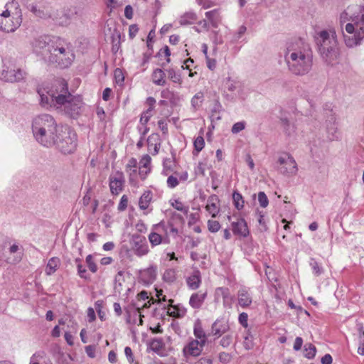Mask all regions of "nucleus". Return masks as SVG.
Segmentation results:
<instances>
[{
  "instance_id": "1",
  "label": "nucleus",
  "mask_w": 364,
  "mask_h": 364,
  "mask_svg": "<svg viewBox=\"0 0 364 364\" xmlns=\"http://www.w3.org/2000/svg\"><path fill=\"white\" fill-rule=\"evenodd\" d=\"M41 104L43 107H53L72 117L77 116L82 106L80 96L71 95L64 79L57 78L38 90Z\"/></svg>"
},
{
  "instance_id": "2",
  "label": "nucleus",
  "mask_w": 364,
  "mask_h": 364,
  "mask_svg": "<svg viewBox=\"0 0 364 364\" xmlns=\"http://www.w3.org/2000/svg\"><path fill=\"white\" fill-rule=\"evenodd\" d=\"M284 60L292 74L306 75L311 70L313 65L310 46L301 39L289 43L284 53Z\"/></svg>"
},
{
  "instance_id": "3",
  "label": "nucleus",
  "mask_w": 364,
  "mask_h": 364,
  "mask_svg": "<svg viewBox=\"0 0 364 364\" xmlns=\"http://www.w3.org/2000/svg\"><path fill=\"white\" fill-rule=\"evenodd\" d=\"M32 131L36 139L44 146H53L55 135L58 134L54 118L47 114H41L33 120Z\"/></svg>"
},
{
  "instance_id": "4",
  "label": "nucleus",
  "mask_w": 364,
  "mask_h": 364,
  "mask_svg": "<svg viewBox=\"0 0 364 364\" xmlns=\"http://www.w3.org/2000/svg\"><path fill=\"white\" fill-rule=\"evenodd\" d=\"M75 59L72 46L64 39L53 36L48 60L62 68L69 67Z\"/></svg>"
},
{
  "instance_id": "5",
  "label": "nucleus",
  "mask_w": 364,
  "mask_h": 364,
  "mask_svg": "<svg viewBox=\"0 0 364 364\" xmlns=\"http://www.w3.org/2000/svg\"><path fill=\"white\" fill-rule=\"evenodd\" d=\"M316 42L321 58L328 64L336 60L338 55L337 36L334 29L317 33Z\"/></svg>"
},
{
  "instance_id": "6",
  "label": "nucleus",
  "mask_w": 364,
  "mask_h": 364,
  "mask_svg": "<svg viewBox=\"0 0 364 364\" xmlns=\"http://www.w3.org/2000/svg\"><path fill=\"white\" fill-rule=\"evenodd\" d=\"M57 133L53 145L64 154L73 153L77 147L76 133L68 127H61Z\"/></svg>"
},
{
  "instance_id": "7",
  "label": "nucleus",
  "mask_w": 364,
  "mask_h": 364,
  "mask_svg": "<svg viewBox=\"0 0 364 364\" xmlns=\"http://www.w3.org/2000/svg\"><path fill=\"white\" fill-rule=\"evenodd\" d=\"M0 16V30L6 33L14 32L22 23V12L18 4Z\"/></svg>"
},
{
  "instance_id": "8",
  "label": "nucleus",
  "mask_w": 364,
  "mask_h": 364,
  "mask_svg": "<svg viewBox=\"0 0 364 364\" xmlns=\"http://www.w3.org/2000/svg\"><path fill=\"white\" fill-rule=\"evenodd\" d=\"M279 166V171L284 175H294L297 172V166L294 158L289 155L285 154L282 156L278 159Z\"/></svg>"
},
{
  "instance_id": "9",
  "label": "nucleus",
  "mask_w": 364,
  "mask_h": 364,
  "mask_svg": "<svg viewBox=\"0 0 364 364\" xmlns=\"http://www.w3.org/2000/svg\"><path fill=\"white\" fill-rule=\"evenodd\" d=\"M53 40V36H40L36 38L32 43L33 50L48 59Z\"/></svg>"
},
{
  "instance_id": "10",
  "label": "nucleus",
  "mask_w": 364,
  "mask_h": 364,
  "mask_svg": "<svg viewBox=\"0 0 364 364\" xmlns=\"http://www.w3.org/2000/svg\"><path fill=\"white\" fill-rule=\"evenodd\" d=\"M130 244L133 252L139 257L144 256L149 252L148 244L144 236L134 234L132 236Z\"/></svg>"
},
{
  "instance_id": "11",
  "label": "nucleus",
  "mask_w": 364,
  "mask_h": 364,
  "mask_svg": "<svg viewBox=\"0 0 364 364\" xmlns=\"http://www.w3.org/2000/svg\"><path fill=\"white\" fill-rule=\"evenodd\" d=\"M113 2L114 0H105V4L107 5V14L109 16V18L106 20L103 28V31L105 36L112 43H114V19L111 16L114 8Z\"/></svg>"
},
{
  "instance_id": "12",
  "label": "nucleus",
  "mask_w": 364,
  "mask_h": 364,
  "mask_svg": "<svg viewBox=\"0 0 364 364\" xmlns=\"http://www.w3.org/2000/svg\"><path fill=\"white\" fill-rule=\"evenodd\" d=\"M26 73L20 68L4 69L1 73L0 78L5 82H14L24 79Z\"/></svg>"
},
{
  "instance_id": "13",
  "label": "nucleus",
  "mask_w": 364,
  "mask_h": 364,
  "mask_svg": "<svg viewBox=\"0 0 364 364\" xmlns=\"http://www.w3.org/2000/svg\"><path fill=\"white\" fill-rule=\"evenodd\" d=\"M230 325L228 321L223 318L217 319L211 326V333L213 336L220 338L223 334H225L230 331Z\"/></svg>"
},
{
  "instance_id": "14",
  "label": "nucleus",
  "mask_w": 364,
  "mask_h": 364,
  "mask_svg": "<svg viewBox=\"0 0 364 364\" xmlns=\"http://www.w3.org/2000/svg\"><path fill=\"white\" fill-rule=\"evenodd\" d=\"M203 346L199 341L193 340L183 348V351L186 356H198L202 352Z\"/></svg>"
},
{
  "instance_id": "15",
  "label": "nucleus",
  "mask_w": 364,
  "mask_h": 364,
  "mask_svg": "<svg viewBox=\"0 0 364 364\" xmlns=\"http://www.w3.org/2000/svg\"><path fill=\"white\" fill-rule=\"evenodd\" d=\"M29 364H53L47 353L40 350L34 353L30 358Z\"/></svg>"
},
{
  "instance_id": "16",
  "label": "nucleus",
  "mask_w": 364,
  "mask_h": 364,
  "mask_svg": "<svg viewBox=\"0 0 364 364\" xmlns=\"http://www.w3.org/2000/svg\"><path fill=\"white\" fill-rule=\"evenodd\" d=\"M232 232L235 235H238L245 237L249 234L247 223L242 218L237 220V222H232Z\"/></svg>"
},
{
  "instance_id": "17",
  "label": "nucleus",
  "mask_w": 364,
  "mask_h": 364,
  "mask_svg": "<svg viewBox=\"0 0 364 364\" xmlns=\"http://www.w3.org/2000/svg\"><path fill=\"white\" fill-rule=\"evenodd\" d=\"M187 285L193 290L197 289L201 283L200 272L198 269H194L191 276L186 279Z\"/></svg>"
},
{
  "instance_id": "18",
  "label": "nucleus",
  "mask_w": 364,
  "mask_h": 364,
  "mask_svg": "<svg viewBox=\"0 0 364 364\" xmlns=\"http://www.w3.org/2000/svg\"><path fill=\"white\" fill-rule=\"evenodd\" d=\"M141 279L146 283H152L156 277V267L151 266L149 268L141 271Z\"/></svg>"
},
{
  "instance_id": "19",
  "label": "nucleus",
  "mask_w": 364,
  "mask_h": 364,
  "mask_svg": "<svg viewBox=\"0 0 364 364\" xmlns=\"http://www.w3.org/2000/svg\"><path fill=\"white\" fill-rule=\"evenodd\" d=\"M205 297L206 293H201L199 291L193 294L190 298L189 304L193 309H199L202 306Z\"/></svg>"
},
{
  "instance_id": "20",
  "label": "nucleus",
  "mask_w": 364,
  "mask_h": 364,
  "mask_svg": "<svg viewBox=\"0 0 364 364\" xmlns=\"http://www.w3.org/2000/svg\"><path fill=\"white\" fill-rule=\"evenodd\" d=\"M238 304L243 308L249 306L252 304V297L245 289L238 291Z\"/></svg>"
},
{
  "instance_id": "21",
  "label": "nucleus",
  "mask_w": 364,
  "mask_h": 364,
  "mask_svg": "<svg viewBox=\"0 0 364 364\" xmlns=\"http://www.w3.org/2000/svg\"><path fill=\"white\" fill-rule=\"evenodd\" d=\"M60 265V259L58 257H54L50 258L46 267L45 272L47 275H52L54 274Z\"/></svg>"
},
{
  "instance_id": "22",
  "label": "nucleus",
  "mask_w": 364,
  "mask_h": 364,
  "mask_svg": "<svg viewBox=\"0 0 364 364\" xmlns=\"http://www.w3.org/2000/svg\"><path fill=\"white\" fill-rule=\"evenodd\" d=\"M168 302L169 305L173 309V311L171 312L169 311L171 309L169 308L168 309V312L170 314L171 316L177 318H181L185 316V314H186V309L185 307L181 306L180 304L173 305V300L172 299H170Z\"/></svg>"
},
{
  "instance_id": "23",
  "label": "nucleus",
  "mask_w": 364,
  "mask_h": 364,
  "mask_svg": "<svg viewBox=\"0 0 364 364\" xmlns=\"http://www.w3.org/2000/svg\"><path fill=\"white\" fill-rule=\"evenodd\" d=\"M218 201L217 196L212 195L208 199V203L206 205V210L212 215V217H215L219 212L216 203Z\"/></svg>"
},
{
  "instance_id": "24",
  "label": "nucleus",
  "mask_w": 364,
  "mask_h": 364,
  "mask_svg": "<svg viewBox=\"0 0 364 364\" xmlns=\"http://www.w3.org/2000/svg\"><path fill=\"white\" fill-rule=\"evenodd\" d=\"M205 17L210 21L211 26L213 28H218L220 21V16L218 9L207 11L205 13Z\"/></svg>"
},
{
  "instance_id": "25",
  "label": "nucleus",
  "mask_w": 364,
  "mask_h": 364,
  "mask_svg": "<svg viewBox=\"0 0 364 364\" xmlns=\"http://www.w3.org/2000/svg\"><path fill=\"white\" fill-rule=\"evenodd\" d=\"M165 73L160 68H156L152 73V81L157 85H164L166 83Z\"/></svg>"
},
{
  "instance_id": "26",
  "label": "nucleus",
  "mask_w": 364,
  "mask_h": 364,
  "mask_svg": "<svg viewBox=\"0 0 364 364\" xmlns=\"http://www.w3.org/2000/svg\"><path fill=\"white\" fill-rule=\"evenodd\" d=\"M343 38L346 45L350 48L359 45L363 38L360 35V31L355 32V34L353 37L348 36L343 34Z\"/></svg>"
},
{
  "instance_id": "27",
  "label": "nucleus",
  "mask_w": 364,
  "mask_h": 364,
  "mask_svg": "<svg viewBox=\"0 0 364 364\" xmlns=\"http://www.w3.org/2000/svg\"><path fill=\"white\" fill-rule=\"evenodd\" d=\"M60 14V16L56 17V23L61 26H67L70 23L71 19L74 17L76 13L73 11L69 13L61 11Z\"/></svg>"
},
{
  "instance_id": "28",
  "label": "nucleus",
  "mask_w": 364,
  "mask_h": 364,
  "mask_svg": "<svg viewBox=\"0 0 364 364\" xmlns=\"http://www.w3.org/2000/svg\"><path fill=\"white\" fill-rule=\"evenodd\" d=\"M193 333L195 336L197 338L200 339L199 341L201 342V345L205 346L206 343V335L199 321L195 323Z\"/></svg>"
},
{
  "instance_id": "29",
  "label": "nucleus",
  "mask_w": 364,
  "mask_h": 364,
  "mask_svg": "<svg viewBox=\"0 0 364 364\" xmlns=\"http://www.w3.org/2000/svg\"><path fill=\"white\" fill-rule=\"evenodd\" d=\"M152 199V193L151 191L144 192L139 198V205L142 210H146Z\"/></svg>"
},
{
  "instance_id": "30",
  "label": "nucleus",
  "mask_w": 364,
  "mask_h": 364,
  "mask_svg": "<svg viewBox=\"0 0 364 364\" xmlns=\"http://www.w3.org/2000/svg\"><path fill=\"white\" fill-rule=\"evenodd\" d=\"M149 240L153 247L159 245L162 242H164V243L168 242V240H166V238H164V237H161L159 234H158L156 232H154L152 231L149 235Z\"/></svg>"
},
{
  "instance_id": "31",
  "label": "nucleus",
  "mask_w": 364,
  "mask_h": 364,
  "mask_svg": "<svg viewBox=\"0 0 364 364\" xmlns=\"http://www.w3.org/2000/svg\"><path fill=\"white\" fill-rule=\"evenodd\" d=\"M197 20V16L194 12H187L184 14L180 18L181 25L192 24Z\"/></svg>"
},
{
  "instance_id": "32",
  "label": "nucleus",
  "mask_w": 364,
  "mask_h": 364,
  "mask_svg": "<svg viewBox=\"0 0 364 364\" xmlns=\"http://www.w3.org/2000/svg\"><path fill=\"white\" fill-rule=\"evenodd\" d=\"M18 3L14 0H0V16L4 13H9L11 7L14 6Z\"/></svg>"
},
{
  "instance_id": "33",
  "label": "nucleus",
  "mask_w": 364,
  "mask_h": 364,
  "mask_svg": "<svg viewBox=\"0 0 364 364\" xmlns=\"http://www.w3.org/2000/svg\"><path fill=\"white\" fill-rule=\"evenodd\" d=\"M152 232H156L159 234L161 237L168 240L167 229L164 223H159L156 225H154L152 228Z\"/></svg>"
},
{
  "instance_id": "34",
  "label": "nucleus",
  "mask_w": 364,
  "mask_h": 364,
  "mask_svg": "<svg viewBox=\"0 0 364 364\" xmlns=\"http://www.w3.org/2000/svg\"><path fill=\"white\" fill-rule=\"evenodd\" d=\"M149 348L151 350L159 353L164 348V343L161 338H154L149 343Z\"/></svg>"
},
{
  "instance_id": "35",
  "label": "nucleus",
  "mask_w": 364,
  "mask_h": 364,
  "mask_svg": "<svg viewBox=\"0 0 364 364\" xmlns=\"http://www.w3.org/2000/svg\"><path fill=\"white\" fill-rule=\"evenodd\" d=\"M316 353V347L311 343H306L304 346V357L308 359H312L315 357Z\"/></svg>"
},
{
  "instance_id": "36",
  "label": "nucleus",
  "mask_w": 364,
  "mask_h": 364,
  "mask_svg": "<svg viewBox=\"0 0 364 364\" xmlns=\"http://www.w3.org/2000/svg\"><path fill=\"white\" fill-rule=\"evenodd\" d=\"M232 199L235 207L237 210H241L244 207V200L242 195L237 191H234L232 194Z\"/></svg>"
},
{
  "instance_id": "37",
  "label": "nucleus",
  "mask_w": 364,
  "mask_h": 364,
  "mask_svg": "<svg viewBox=\"0 0 364 364\" xmlns=\"http://www.w3.org/2000/svg\"><path fill=\"white\" fill-rule=\"evenodd\" d=\"M193 146L194 151L196 152V154H198L204 148L205 141L202 135L198 136L195 139Z\"/></svg>"
},
{
  "instance_id": "38",
  "label": "nucleus",
  "mask_w": 364,
  "mask_h": 364,
  "mask_svg": "<svg viewBox=\"0 0 364 364\" xmlns=\"http://www.w3.org/2000/svg\"><path fill=\"white\" fill-rule=\"evenodd\" d=\"M232 340H233V336L232 333H230L229 332L225 334V336H223L221 339L220 340V345L223 347V348H228L229 347L231 343H232Z\"/></svg>"
},
{
  "instance_id": "39",
  "label": "nucleus",
  "mask_w": 364,
  "mask_h": 364,
  "mask_svg": "<svg viewBox=\"0 0 364 364\" xmlns=\"http://www.w3.org/2000/svg\"><path fill=\"white\" fill-rule=\"evenodd\" d=\"M203 100V94L202 92L196 93L191 99V105L194 109L199 107Z\"/></svg>"
},
{
  "instance_id": "40",
  "label": "nucleus",
  "mask_w": 364,
  "mask_h": 364,
  "mask_svg": "<svg viewBox=\"0 0 364 364\" xmlns=\"http://www.w3.org/2000/svg\"><path fill=\"white\" fill-rule=\"evenodd\" d=\"M168 73V78L175 83H181V75L176 73V71L173 68L168 69L166 70Z\"/></svg>"
},
{
  "instance_id": "41",
  "label": "nucleus",
  "mask_w": 364,
  "mask_h": 364,
  "mask_svg": "<svg viewBox=\"0 0 364 364\" xmlns=\"http://www.w3.org/2000/svg\"><path fill=\"white\" fill-rule=\"evenodd\" d=\"M258 201L262 208L267 207L269 204V200L264 192L260 191L258 193Z\"/></svg>"
},
{
  "instance_id": "42",
  "label": "nucleus",
  "mask_w": 364,
  "mask_h": 364,
  "mask_svg": "<svg viewBox=\"0 0 364 364\" xmlns=\"http://www.w3.org/2000/svg\"><path fill=\"white\" fill-rule=\"evenodd\" d=\"M239 82L232 80L228 77L225 82V87L230 92H234L237 90L239 86Z\"/></svg>"
},
{
  "instance_id": "43",
  "label": "nucleus",
  "mask_w": 364,
  "mask_h": 364,
  "mask_svg": "<svg viewBox=\"0 0 364 364\" xmlns=\"http://www.w3.org/2000/svg\"><path fill=\"white\" fill-rule=\"evenodd\" d=\"M171 205L177 210L183 212L186 214H187L188 212V207L184 206L183 204L178 200H175Z\"/></svg>"
},
{
  "instance_id": "44",
  "label": "nucleus",
  "mask_w": 364,
  "mask_h": 364,
  "mask_svg": "<svg viewBox=\"0 0 364 364\" xmlns=\"http://www.w3.org/2000/svg\"><path fill=\"white\" fill-rule=\"evenodd\" d=\"M179 183V181L178 178V176L176 175H171L168 177L167 179V186L171 188H173L176 187Z\"/></svg>"
},
{
  "instance_id": "45",
  "label": "nucleus",
  "mask_w": 364,
  "mask_h": 364,
  "mask_svg": "<svg viewBox=\"0 0 364 364\" xmlns=\"http://www.w3.org/2000/svg\"><path fill=\"white\" fill-rule=\"evenodd\" d=\"M163 279L167 282H173L176 279L175 272L173 269L166 270L164 274Z\"/></svg>"
},
{
  "instance_id": "46",
  "label": "nucleus",
  "mask_w": 364,
  "mask_h": 364,
  "mask_svg": "<svg viewBox=\"0 0 364 364\" xmlns=\"http://www.w3.org/2000/svg\"><path fill=\"white\" fill-rule=\"evenodd\" d=\"M151 157L149 155H144L139 161V168H149L151 164Z\"/></svg>"
},
{
  "instance_id": "47",
  "label": "nucleus",
  "mask_w": 364,
  "mask_h": 364,
  "mask_svg": "<svg viewBox=\"0 0 364 364\" xmlns=\"http://www.w3.org/2000/svg\"><path fill=\"white\" fill-rule=\"evenodd\" d=\"M208 228L209 231H210L211 232H216L220 230V225L219 222L216 220H208Z\"/></svg>"
},
{
  "instance_id": "48",
  "label": "nucleus",
  "mask_w": 364,
  "mask_h": 364,
  "mask_svg": "<svg viewBox=\"0 0 364 364\" xmlns=\"http://www.w3.org/2000/svg\"><path fill=\"white\" fill-rule=\"evenodd\" d=\"M355 32L360 31L361 36L364 38V14L361 16L360 20L359 21L355 22Z\"/></svg>"
},
{
  "instance_id": "49",
  "label": "nucleus",
  "mask_w": 364,
  "mask_h": 364,
  "mask_svg": "<svg viewBox=\"0 0 364 364\" xmlns=\"http://www.w3.org/2000/svg\"><path fill=\"white\" fill-rule=\"evenodd\" d=\"M357 331H358V341L359 343H364V327L362 323L357 324Z\"/></svg>"
},
{
  "instance_id": "50",
  "label": "nucleus",
  "mask_w": 364,
  "mask_h": 364,
  "mask_svg": "<svg viewBox=\"0 0 364 364\" xmlns=\"http://www.w3.org/2000/svg\"><path fill=\"white\" fill-rule=\"evenodd\" d=\"M245 128V122H239L233 124L231 129V132L233 134H237L240 132L242 131Z\"/></svg>"
},
{
  "instance_id": "51",
  "label": "nucleus",
  "mask_w": 364,
  "mask_h": 364,
  "mask_svg": "<svg viewBox=\"0 0 364 364\" xmlns=\"http://www.w3.org/2000/svg\"><path fill=\"white\" fill-rule=\"evenodd\" d=\"M243 346L246 350H250L254 346V343L252 340V336L250 335H247L245 337V340L243 341Z\"/></svg>"
},
{
  "instance_id": "52",
  "label": "nucleus",
  "mask_w": 364,
  "mask_h": 364,
  "mask_svg": "<svg viewBox=\"0 0 364 364\" xmlns=\"http://www.w3.org/2000/svg\"><path fill=\"white\" fill-rule=\"evenodd\" d=\"M128 205V197L127 195H123L121 198V200L118 205V210L119 211H124L127 208Z\"/></svg>"
},
{
  "instance_id": "53",
  "label": "nucleus",
  "mask_w": 364,
  "mask_h": 364,
  "mask_svg": "<svg viewBox=\"0 0 364 364\" xmlns=\"http://www.w3.org/2000/svg\"><path fill=\"white\" fill-rule=\"evenodd\" d=\"M151 107H149V109H146V111L144 112L141 114L140 122L142 124H145L148 122L149 120V118L151 116Z\"/></svg>"
},
{
  "instance_id": "54",
  "label": "nucleus",
  "mask_w": 364,
  "mask_h": 364,
  "mask_svg": "<svg viewBox=\"0 0 364 364\" xmlns=\"http://www.w3.org/2000/svg\"><path fill=\"white\" fill-rule=\"evenodd\" d=\"M124 353H125V355L127 357V359L128 362L130 364H135L136 363L134 362V355H133L132 350L131 349L130 347L127 346L124 348Z\"/></svg>"
},
{
  "instance_id": "55",
  "label": "nucleus",
  "mask_w": 364,
  "mask_h": 364,
  "mask_svg": "<svg viewBox=\"0 0 364 364\" xmlns=\"http://www.w3.org/2000/svg\"><path fill=\"white\" fill-rule=\"evenodd\" d=\"M86 262L87 264V266L89 267V269L92 272H97V265L95 264V263L94 262L93 259H92V255H88L87 257H86Z\"/></svg>"
},
{
  "instance_id": "56",
  "label": "nucleus",
  "mask_w": 364,
  "mask_h": 364,
  "mask_svg": "<svg viewBox=\"0 0 364 364\" xmlns=\"http://www.w3.org/2000/svg\"><path fill=\"white\" fill-rule=\"evenodd\" d=\"M124 80V76L122 71L119 68H115V83L121 84Z\"/></svg>"
},
{
  "instance_id": "57",
  "label": "nucleus",
  "mask_w": 364,
  "mask_h": 364,
  "mask_svg": "<svg viewBox=\"0 0 364 364\" xmlns=\"http://www.w3.org/2000/svg\"><path fill=\"white\" fill-rule=\"evenodd\" d=\"M220 107V105L218 103V102H217L214 109L212 110V113H211V116H210L212 121H213L215 119L220 120L221 119L220 116L218 114V111H219Z\"/></svg>"
},
{
  "instance_id": "58",
  "label": "nucleus",
  "mask_w": 364,
  "mask_h": 364,
  "mask_svg": "<svg viewBox=\"0 0 364 364\" xmlns=\"http://www.w3.org/2000/svg\"><path fill=\"white\" fill-rule=\"evenodd\" d=\"M311 266L315 275L318 276L323 272L322 268L319 266L317 262L313 261L311 262Z\"/></svg>"
},
{
  "instance_id": "59",
  "label": "nucleus",
  "mask_w": 364,
  "mask_h": 364,
  "mask_svg": "<svg viewBox=\"0 0 364 364\" xmlns=\"http://www.w3.org/2000/svg\"><path fill=\"white\" fill-rule=\"evenodd\" d=\"M281 122L282 124V126L285 130V132L287 133V134H291V131H293V128L291 129V126L289 124V120L287 118H282Z\"/></svg>"
},
{
  "instance_id": "60",
  "label": "nucleus",
  "mask_w": 364,
  "mask_h": 364,
  "mask_svg": "<svg viewBox=\"0 0 364 364\" xmlns=\"http://www.w3.org/2000/svg\"><path fill=\"white\" fill-rule=\"evenodd\" d=\"M247 314L242 312L239 315V322L245 328L247 327Z\"/></svg>"
},
{
  "instance_id": "61",
  "label": "nucleus",
  "mask_w": 364,
  "mask_h": 364,
  "mask_svg": "<svg viewBox=\"0 0 364 364\" xmlns=\"http://www.w3.org/2000/svg\"><path fill=\"white\" fill-rule=\"evenodd\" d=\"M231 356L229 353L222 352L219 354V360L221 363H227L230 360Z\"/></svg>"
},
{
  "instance_id": "62",
  "label": "nucleus",
  "mask_w": 364,
  "mask_h": 364,
  "mask_svg": "<svg viewBox=\"0 0 364 364\" xmlns=\"http://www.w3.org/2000/svg\"><path fill=\"white\" fill-rule=\"evenodd\" d=\"M65 340L67 343L72 346L74 345V337L72 335V333L70 331H66L64 334Z\"/></svg>"
},
{
  "instance_id": "63",
  "label": "nucleus",
  "mask_w": 364,
  "mask_h": 364,
  "mask_svg": "<svg viewBox=\"0 0 364 364\" xmlns=\"http://www.w3.org/2000/svg\"><path fill=\"white\" fill-rule=\"evenodd\" d=\"M85 352L87 353V355L90 357V358H95V346H87L85 347Z\"/></svg>"
},
{
  "instance_id": "64",
  "label": "nucleus",
  "mask_w": 364,
  "mask_h": 364,
  "mask_svg": "<svg viewBox=\"0 0 364 364\" xmlns=\"http://www.w3.org/2000/svg\"><path fill=\"white\" fill-rule=\"evenodd\" d=\"M303 344V339L301 337H296L294 344V350H299L301 348Z\"/></svg>"
}]
</instances>
